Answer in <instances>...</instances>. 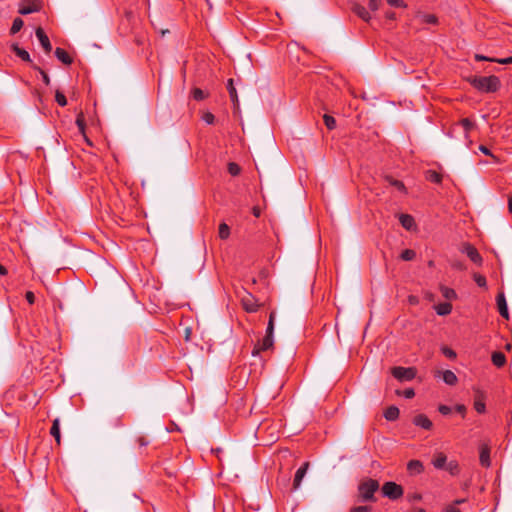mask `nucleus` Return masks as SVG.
<instances>
[{"label": "nucleus", "instance_id": "obj_1", "mask_svg": "<svg viewBox=\"0 0 512 512\" xmlns=\"http://www.w3.org/2000/svg\"><path fill=\"white\" fill-rule=\"evenodd\" d=\"M469 83L480 92L493 93L500 88V80L497 76H473Z\"/></svg>", "mask_w": 512, "mask_h": 512}, {"label": "nucleus", "instance_id": "obj_2", "mask_svg": "<svg viewBox=\"0 0 512 512\" xmlns=\"http://www.w3.org/2000/svg\"><path fill=\"white\" fill-rule=\"evenodd\" d=\"M379 482L372 478H364L358 485V496L363 502H375V492L378 491Z\"/></svg>", "mask_w": 512, "mask_h": 512}, {"label": "nucleus", "instance_id": "obj_3", "mask_svg": "<svg viewBox=\"0 0 512 512\" xmlns=\"http://www.w3.org/2000/svg\"><path fill=\"white\" fill-rule=\"evenodd\" d=\"M381 490L383 496L390 500H397L404 494L403 487L393 481L385 482Z\"/></svg>", "mask_w": 512, "mask_h": 512}, {"label": "nucleus", "instance_id": "obj_4", "mask_svg": "<svg viewBox=\"0 0 512 512\" xmlns=\"http://www.w3.org/2000/svg\"><path fill=\"white\" fill-rule=\"evenodd\" d=\"M392 375L398 381H411L416 377L417 369L415 367H393L391 370Z\"/></svg>", "mask_w": 512, "mask_h": 512}, {"label": "nucleus", "instance_id": "obj_5", "mask_svg": "<svg viewBox=\"0 0 512 512\" xmlns=\"http://www.w3.org/2000/svg\"><path fill=\"white\" fill-rule=\"evenodd\" d=\"M241 304L248 313L256 312L259 308L257 299L248 291H244V294L241 296Z\"/></svg>", "mask_w": 512, "mask_h": 512}, {"label": "nucleus", "instance_id": "obj_6", "mask_svg": "<svg viewBox=\"0 0 512 512\" xmlns=\"http://www.w3.org/2000/svg\"><path fill=\"white\" fill-rule=\"evenodd\" d=\"M273 344H274V340L272 337H266L264 336V338L261 340V341H258L253 350H252V355L253 356H258L261 352L263 351H266L270 348L273 347Z\"/></svg>", "mask_w": 512, "mask_h": 512}, {"label": "nucleus", "instance_id": "obj_7", "mask_svg": "<svg viewBox=\"0 0 512 512\" xmlns=\"http://www.w3.org/2000/svg\"><path fill=\"white\" fill-rule=\"evenodd\" d=\"M462 251L464 253H466V255L469 257V259L477 264V265H481L482 262H483V258L482 256L480 255V253L478 252V250L471 244L467 243L463 246V249Z\"/></svg>", "mask_w": 512, "mask_h": 512}, {"label": "nucleus", "instance_id": "obj_8", "mask_svg": "<svg viewBox=\"0 0 512 512\" xmlns=\"http://www.w3.org/2000/svg\"><path fill=\"white\" fill-rule=\"evenodd\" d=\"M36 37L38 38L42 48L46 53H50L52 50V45L48 36L45 34L44 30L41 27H38L35 31Z\"/></svg>", "mask_w": 512, "mask_h": 512}, {"label": "nucleus", "instance_id": "obj_9", "mask_svg": "<svg viewBox=\"0 0 512 512\" xmlns=\"http://www.w3.org/2000/svg\"><path fill=\"white\" fill-rule=\"evenodd\" d=\"M479 450H480L479 451L480 452V455H479L480 464L483 467H489L491 465L490 447H489V445L488 444H481Z\"/></svg>", "mask_w": 512, "mask_h": 512}, {"label": "nucleus", "instance_id": "obj_10", "mask_svg": "<svg viewBox=\"0 0 512 512\" xmlns=\"http://www.w3.org/2000/svg\"><path fill=\"white\" fill-rule=\"evenodd\" d=\"M308 467H309V463L308 462H305L303 463V465L298 468V470L296 471L295 473V476H294V480H293V488L296 490L300 487L301 485V482L304 478V476L306 475V472L308 470Z\"/></svg>", "mask_w": 512, "mask_h": 512}, {"label": "nucleus", "instance_id": "obj_11", "mask_svg": "<svg viewBox=\"0 0 512 512\" xmlns=\"http://www.w3.org/2000/svg\"><path fill=\"white\" fill-rule=\"evenodd\" d=\"M496 302H497L499 314L503 318L508 319L509 318L508 307H507L506 299H505V296L503 293H500L497 295Z\"/></svg>", "mask_w": 512, "mask_h": 512}, {"label": "nucleus", "instance_id": "obj_12", "mask_svg": "<svg viewBox=\"0 0 512 512\" xmlns=\"http://www.w3.org/2000/svg\"><path fill=\"white\" fill-rule=\"evenodd\" d=\"M413 423L425 430H430L433 426L432 421L424 414H418L414 417Z\"/></svg>", "mask_w": 512, "mask_h": 512}, {"label": "nucleus", "instance_id": "obj_13", "mask_svg": "<svg viewBox=\"0 0 512 512\" xmlns=\"http://www.w3.org/2000/svg\"><path fill=\"white\" fill-rule=\"evenodd\" d=\"M407 470L411 475H419L424 471V465L420 460H410L407 463Z\"/></svg>", "mask_w": 512, "mask_h": 512}, {"label": "nucleus", "instance_id": "obj_14", "mask_svg": "<svg viewBox=\"0 0 512 512\" xmlns=\"http://www.w3.org/2000/svg\"><path fill=\"white\" fill-rule=\"evenodd\" d=\"M352 11L362 20L368 22L371 19L370 13L368 10L362 6L361 4L354 3L352 6Z\"/></svg>", "mask_w": 512, "mask_h": 512}, {"label": "nucleus", "instance_id": "obj_15", "mask_svg": "<svg viewBox=\"0 0 512 512\" xmlns=\"http://www.w3.org/2000/svg\"><path fill=\"white\" fill-rule=\"evenodd\" d=\"M474 408L480 414L484 413L486 410V406H485V402H484V394L480 390L476 391Z\"/></svg>", "mask_w": 512, "mask_h": 512}, {"label": "nucleus", "instance_id": "obj_16", "mask_svg": "<svg viewBox=\"0 0 512 512\" xmlns=\"http://www.w3.org/2000/svg\"><path fill=\"white\" fill-rule=\"evenodd\" d=\"M399 221L406 230H412L415 227V220L409 214H400Z\"/></svg>", "mask_w": 512, "mask_h": 512}, {"label": "nucleus", "instance_id": "obj_17", "mask_svg": "<svg viewBox=\"0 0 512 512\" xmlns=\"http://www.w3.org/2000/svg\"><path fill=\"white\" fill-rule=\"evenodd\" d=\"M55 56L59 61L66 65H70L73 62L72 57L63 48L57 47L55 50Z\"/></svg>", "mask_w": 512, "mask_h": 512}, {"label": "nucleus", "instance_id": "obj_18", "mask_svg": "<svg viewBox=\"0 0 512 512\" xmlns=\"http://www.w3.org/2000/svg\"><path fill=\"white\" fill-rule=\"evenodd\" d=\"M447 462V456L443 452H438L434 455L432 464L436 469H444Z\"/></svg>", "mask_w": 512, "mask_h": 512}, {"label": "nucleus", "instance_id": "obj_19", "mask_svg": "<svg viewBox=\"0 0 512 512\" xmlns=\"http://www.w3.org/2000/svg\"><path fill=\"white\" fill-rule=\"evenodd\" d=\"M492 363L497 367L501 368L506 364V356L503 352L496 351L491 356Z\"/></svg>", "mask_w": 512, "mask_h": 512}, {"label": "nucleus", "instance_id": "obj_20", "mask_svg": "<svg viewBox=\"0 0 512 512\" xmlns=\"http://www.w3.org/2000/svg\"><path fill=\"white\" fill-rule=\"evenodd\" d=\"M50 434L52 437H54L57 444L60 445L61 434H60V421L58 418L53 420L52 426L50 428Z\"/></svg>", "mask_w": 512, "mask_h": 512}, {"label": "nucleus", "instance_id": "obj_21", "mask_svg": "<svg viewBox=\"0 0 512 512\" xmlns=\"http://www.w3.org/2000/svg\"><path fill=\"white\" fill-rule=\"evenodd\" d=\"M442 379L448 385H455L458 381L456 374L451 370H445L442 372Z\"/></svg>", "mask_w": 512, "mask_h": 512}, {"label": "nucleus", "instance_id": "obj_22", "mask_svg": "<svg viewBox=\"0 0 512 512\" xmlns=\"http://www.w3.org/2000/svg\"><path fill=\"white\" fill-rule=\"evenodd\" d=\"M436 313L440 316L449 315L452 311V305L449 302L440 303L435 306Z\"/></svg>", "mask_w": 512, "mask_h": 512}, {"label": "nucleus", "instance_id": "obj_23", "mask_svg": "<svg viewBox=\"0 0 512 512\" xmlns=\"http://www.w3.org/2000/svg\"><path fill=\"white\" fill-rule=\"evenodd\" d=\"M425 178L427 181L435 184H440L442 182V175L435 170L426 171Z\"/></svg>", "mask_w": 512, "mask_h": 512}, {"label": "nucleus", "instance_id": "obj_24", "mask_svg": "<svg viewBox=\"0 0 512 512\" xmlns=\"http://www.w3.org/2000/svg\"><path fill=\"white\" fill-rule=\"evenodd\" d=\"M12 49H13L14 53L19 58H21L23 61L31 62L30 55H29V53L25 49L20 48L17 44H13L12 45Z\"/></svg>", "mask_w": 512, "mask_h": 512}, {"label": "nucleus", "instance_id": "obj_25", "mask_svg": "<svg viewBox=\"0 0 512 512\" xmlns=\"http://www.w3.org/2000/svg\"><path fill=\"white\" fill-rule=\"evenodd\" d=\"M399 413H400L399 409L396 406H390L384 412V417L388 421H394V420H396L399 417Z\"/></svg>", "mask_w": 512, "mask_h": 512}, {"label": "nucleus", "instance_id": "obj_26", "mask_svg": "<svg viewBox=\"0 0 512 512\" xmlns=\"http://www.w3.org/2000/svg\"><path fill=\"white\" fill-rule=\"evenodd\" d=\"M444 469L453 476H456L460 473V467L456 460H451L448 463L446 462Z\"/></svg>", "mask_w": 512, "mask_h": 512}, {"label": "nucleus", "instance_id": "obj_27", "mask_svg": "<svg viewBox=\"0 0 512 512\" xmlns=\"http://www.w3.org/2000/svg\"><path fill=\"white\" fill-rule=\"evenodd\" d=\"M440 291L442 293V296L447 300H455L457 299V293L454 289L449 288L447 286H441Z\"/></svg>", "mask_w": 512, "mask_h": 512}, {"label": "nucleus", "instance_id": "obj_28", "mask_svg": "<svg viewBox=\"0 0 512 512\" xmlns=\"http://www.w3.org/2000/svg\"><path fill=\"white\" fill-rule=\"evenodd\" d=\"M227 90L229 92V96H230L231 101L234 104H237L238 103V95H237L236 88L233 85V79H231V78L228 80Z\"/></svg>", "mask_w": 512, "mask_h": 512}, {"label": "nucleus", "instance_id": "obj_29", "mask_svg": "<svg viewBox=\"0 0 512 512\" xmlns=\"http://www.w3.org/2000/svg\"><path fill=\"white\" fill-rule=\"evenodd\" d=\"M386 180L391 186L395 187L397 190L401 192H406V187L402 181L394 179L392 177H386Z\"/></svg>", "mask_w": 512, "mask_h": 512}, {"label": "nucleus", "instance_id": "obj_30", "mask_svg": "<svg viewBox=\"0 0 512 512\" xmlns=\"http://www.w3.org/2000/svg\"><path fill=\"white\" fill-rule=\"evenodd\" d=\"M274 322H275V312H271L269 315V321L266 329V337H272L274 333Z\"/></svg>", "mask_w": 512, "mask_h": 512}, {"label": "nucleus", "instance_id": "obj_31", "mask_svg": "<svg viewBox=\"0 0 512 512\" xmlns=\"http://www.w3.org/2000/svg\"><path fill=\"white\" fill-rule=\"evenodd\" d=\"M219 237L222 240L227 239L230 236V228L226 223H221L219 225V231H218Z\"/></svg>", "mask_w": 512, "mask_h": 512}, {"label": "nucleus", "instance_id": "obj_32", "mask_svg": "<svg viewBox=\"0 0 512 512\" xmlns=\"http://www.w3.org/2000/svg\"><path fill=\"white\" fill-rule=\"evenodd\" d=\"M24 25V22L21 18L17 17L14 19L13 23H12V27L10 29V33L11 34H16L18 33L22 27Z\"/></svg>", "mask_w": 512, "mask_h": 512}, {"label": "nucleus", "instance_id": "obj_33", "mask_svg": "<svg viewBox=\"0 0 512 512\" xmlns=\"http://www.w3.org/2000/svg\"><path fill=\"white\" fill-rule=\"evenodd\" d=\"M420 20L422 23L431 25H435L438 22L437 17L433 14H423L420 16Z\"/></svg>", "mask_w": 512, "mask_h": 512}, {"label": "nucleus", "instance_id": "obj_34", "mask_svg": "<svg viewBox=\"0 0 512 512\" xmlns=\"http://www.w3.org/2000/svg\"><path fill=\"white\" fill-rule=\"evenodd\" d=\"M460 125L463 127L465 134L467 135L475 126L469 118H463L460 120Z\"/></svg>", "mask_w": 512, "mask_h": 512}, {"label": "nucleus", "instance_id": "obj_35", "mask_svg": "<svg viewBox=\"0 0 512 512\" xmlns=\"http://www.w3.org/2000/svg\"><path fill=\"white\" fill-rule=\"evenodd\" d=\"M324 124L329 130H333L336 127V120L333 116L324 114L323 116Z\"/></svg>", "mask_w": 512, "mask_h": 512}, {"label": "nucleus", "instance_id": "obj_36", "mask_svg": "<svg viewBox=\"0 0 512 512\" xmlns=\"http://www.w3.org/2000/svg\"><path fill=\"white\" fill-rule=\"evenodd\" d=\"M416 257V253L412 249H405L400 254V258L404 261H411Z\"/></svg>", "mask_w": 512, "mask_h": 512}, {"label": "nucleus", "instance_id": "obj_37", "mask_svg": "<svg viewBox=\"0 0 512 512\" xmlns=\"http://www.w3.org/2000/svg\"><path fill=\"white\" fill-rule=\"evenodd\" d=\"M192 97L196 101H202L207 97V95L205 94V92L202 89L194 88L192 90Z\"/></svg>", "mask_w": 512, "mask_h": 512}, {"label": "nucleus", "instance_id": "obj_38", "mask_svg": "<svg viewBox=\"0 0 512 512\" xmlns=\"http://www.w3.org/2000/svg\"><path fill=\"white\" fill-rule=\"evenodd\" d=\"M36 11H38V6H36V5H26V6H22L19 9V13L22 15H28V14H31Z\"/></svg>", "mask_w": 512, "mask_h": 512}, {"label": "nucleus", "instance_id": "obj_39", "mask_svg": "<svg viewBox=\"0 0 512 512\" xmlns=\"http://www.w3.org/2000/svg\"><path fill=\"white\" fill-rule=\"evenodd\" d=\"M228 172L232 176H237V175L240 174L241 168H240V166L238 164H236L234 162H230L228 164Z\"/></svg>", "mask_w": 512, "mask_h": 512}, {"label": "nucleus", "instance_id": "obj_40", "mask_svg": "<svg viewBox=\"0 0 512 512\" xmlns=\"http://www.w3.org/2000/svg\"><path fill=\"white\" fill-rule=\"evenodd\" d=\"M55 101L58 103V105H60L61 107H64L67 105V99H66V96L60 92V91H56L55 93Z\"/></svg>", "mask_w": 512, "mask_h": 512}, {"label": "nucleus", "instance_id": "obj_41", "mask_svg": "<svg viewBox=\"0 0 512 512\" xmlns=\"http://www.w3.org/2000/svg\"><path fill=\"white\" fill-rule=\"evenodd\" d=\"M473 279L474 281L476 282V284L479 286V287H486L487 285V281H486V278L485 276L481 275V274H478V273H475L473 275Z\"/></svg>", "mask_w": 512, "mask_h": 512}, {"label": "nucleus", "instance_id": "obj_42", "mask_svg": "<svg viewBox=\"0 0 512 512\" xmlns=\"http://www.w3.org/2000/svg\"><path fill=\"white\" fill-rule=\"evenodd\" d=\"M76 125L78 126L81 132L85 130V119L82 113H80L76 118Z\"/></svg>", "mask_w": 512, "mask_h": 512}, {"label": "nucleus", "instance_id": "obj_43", "mask_svg": "<svg viewBox=\"0 0 512 512\" xmlns=\"http://www.w3.org/2000/svg\"><path fill=\"white\" fill-rule=\"evenodd\" d=\"M371 507L370 506H355V507H352L350 509L349 512H370L371 511Z\"/></svg>", "mask_w": 512, "mask_h": 512}, {"label": "nucleus", "instance_id": "obj_44", "mask_svg": "<svg viewBox=\"0 0 512 512\" xmlns=\"http://www.w3.org/2000/svg\"><path fill=\"white\" fill-rule=\"evenodd\" d=\"M25 298L30 305L35 303V295L32 291H27L25 294Z\"/></svg>", "mask_w": 512, "mask_h": 512}, {"label": "nucleus", "instance_id": "obj_45", "mask_svg": "<svg viewBox=\"0 0 512 512\" xmlns=\"http://www.w3.org/2000/svg\"><path fill=\"white\" fill-rule=\"evenodd\" d=\"M381 0H369V7L372 11H376L379 8Z\"/></svg>", "mask_w": 512, "mask_h": 512}, {"label": "nucleus", "instance_id": "obj_46", "mask_svg": "<svg viewBox=\"0 0 512 512\" xmlns=\"http://www.w3.org/2000/svg\"><path fill=\"white\" fill-rule=\"evenodd\" d=\"M203 120L207 123V124H213L214 123V120H215V117L212 113H206L203 117Z\"/></svg>", "mask_w": 512, "mask_h": 512}, {"label": "nucleus", "instance_id": "obj_47", "mask_svg": "<svg viewBox=\"0 0 512 512\" xmlns=\"http://www.w3.org/2000/svg\"><path fill=\"white\" fill-rule=\"evenodd\" d=\"M403 396L407 399H411L415 396V392L412 388H408L403 391Z\"/></svg>", "mask_w": 512, "mask_h": 512}, {"label": "nucleus", "instance_id": "obj_48", "mask_svg": "<svg viewBox=\"0 0 512 512\" xmlns=\"http://www.w3.org/2000/svg\"><path fill=\"white\" fill-rule=\"evenodd\" d=\"M438 410L442 415H448L451 413V408L446 405H440Z\"/></svg>", "mask_w": 512, "mask_h": 512}, {"label": "nucleus", "instance_id": "obj_49", "mask_svg": "<svg viewBox=\"0 0 512 512\" xmlns=\"http://www.w3.org/2000/svg\"><path fill=\"white\" fill-rule=\"evenodd\" d=\"M386 1L390 6H393V7H403L404 6V3L402 0H386Z\"/></svg>", "mask_w": 512, "mask_h": 512}, {"label": "nucleus", "instance_id": "obj_50", "mask_svg": "<svg viewBox=\"0 0 512 512\" xmlns=\"http://www.w3.org/2000/svg\"><path fill=\"white\" fill-rule=\"evenodd\" d=\"M444 512H461L460 509L455 506V504H450L446 506Z\"/></svg>", "mask_w": 512, "mask_h": 512}, {"label": "nucleus", "instance_id": "obj_51", "mask_svg": "<svg viewBox=\"0 0 512 512\" xmlns=\"http://www.w3.org/2000/svg\"><path fill=\"white\" fill-rule=\"evenodd\" d=\"M137 443L139 444V446L145 447L149 444V441L144 436H141L137 439Z\"/></svg>", "mask_w": 512, "mask_h": 512}, {"label": "nucleus", "instance_id": "obj_52", "mask_svg": "<svg viewBox=\"0 0 512 512\" xmlns=\"http://www.w3.org/2000/svg\"><path fill=\"white\" fill-rule=\"evenodd\" d=\"M39 71H40V73H41V75H42L43 82H44L46 85H49V83H50V78H49L48 74H47L45 71L41 70V69H39Z\"/></svg>", "mask_w": 512, "mask_h": 512}, {"label": "nucleus", "instance_id": "obj_53", "mask_svg": "<svg viewBox=\"0 0 512 512\" xmlns=\"http://www.w3.org/2000/svg\"><path fill=\"white\" fill-rule=\"evenodd\" d=\"M443 352H444V354H445L446 356H448V357H450V358H454V357H456V353H455L453 350H451V349L445 348V349L443 350Z\"/></svg>", "mask_w": 512, "mask_h": 512}, {"label": "nucleus", "instance_id": "obj_54", "mask_svg": "<svg viewBox=\"0 0 512 512\" xmlns=\"http://www.w3.org/2000/svg\"><path fill=\"white\" fill-rule=\"evenodd\" d=\"M497 62L500 64H510V63H512V57L499 59V60H497Z\"/></svg>", "mask_w": 512, "mask_h": 512}, {"label": "nucleus", "instance_id": "obj_55", "mask_svg": "<svg viewBox=\"0 0 512 512\" xmlns=\"http://www.w3.org/2000/svg\"><path fill=\"white\" fill-rule=\"evenodd\" d=\"M479 150L486 155H492L490 150L484 145H480Z\"/></svg>", "mask_w": 512, "mask_h": 512}, {"label": "nucleus", "instance_id": "obj_56", "mask_svg": "<svg viewBox=\"0 0 512 512\" xmlns=\"http://www.w3.org/2000/svg\"><path fill=\"white\" fill-rule=\"evenodd\" d=\"M252 212H253V215H254L255 217H257V218H258V217L260 216V214H261V210H260V208H259V207H253Z\"/></svg>", "mask_w": 512, "mask_h": 512}, {"label": "nucleus", "instance_id": "obj_57", "mask_svg": "<svg viewBox=\"0 0 512 512\" xmlns=\"http://www.w3.org/2000/svg\"><path fill=\"white\" fill-rule=\"evenodd\" d=\"M7 273H8L7 268L5 266H3L2 264H0V275L5 276V275H7Z\"/></svg>", "mask_w": 512, "mask_h": 512}, {"label": "nucleus", "instance_id": "obj_58", "mask_svg": "<svg viewBox=\"0 0 512 512\" xmlns=\"http://www.w3.org/2000/svg\"><path fill=\"white\" fill-rule=\"evenodd\" d=\"M466 502V499H457L452 504H455V506H458L460 504H463Z\"/></svg>", "mask_w": 512, "mask_h": 512}, {"label": "nucleus", "instance_id": "obj_59", "mask_svg": "<svg viewBox=\"0 0 512 512\" xmlns=\"http://www.w3.org/2000/svg\"><path fill=\"white\" fill-rule=\"evenodd\" d=\"M508 209L510 214L512 215V197H510L508 200Z\"/></svg>", "mask_w": 512, "mask_h": 512}, {"label": "nucleus", "instance_id": "obj_60", "mask_svg": "<svg viewBox=\"0 0 512 512\" xmlns=\"http://www.w3.org/2000/svg\"><path fill=\"white\" fill-rule=\"evenodd\" d=\"M412 499H413L414 501H419V500H421V499H422V496H421L420 494H415V495H413V496H412Z\"/></svg>", "mask_w": 512, "mask_h": 512}, {"label": "nucleus", "instance_id": "obj_61", "mask_svg": "<svg viewBox=\"0 0 512 512\" xmlns=\"http://www.w3.org/2000/svg\"><path fill=\"white\" fill-rule=\"evenodd\" d=\"M457 411L461 412V413L465 412V406L464 405H458L457 406Z\"/></svg>", "mask_w": 512, "mask_h": 512}, {"label": "nucleus", "instance_id": "obj_62", "mask_svg": "<svg viewBox=\"0 0 512 512\" xmlns=\"http://www.w3.org/2000/svg\"><path fill=\"white\" fill-rule=\"evenodd\" d=\"M387 17L390 18V19H394L395 18V13H393V12L387 13Z\"/></svg>", "mask_w": 512, "mask_h": 512}, {"label": "nucleus", "instance_id": "obj_63", "mask_svg": "<svg viewBox=\"0 0 512 512\" xmlns=\"http://www.w3.org/2000/svg\"><path fill=\"white\" fill-rule=\"evenodd\" d=\"M476 59L477 60H488L486 57L480 56V55H476Z\"/></svg>", "mask_w": 512, "mask_h": 512}, {"label": "nucleus", "instance_id": "obj_64", "mask_svg": "<svg viewBox=\"0 0 512 512\" xmlns=\"http://www.w3.org/2000/svg\"><path fill=\"white\" fill-rule=\"evenodd\" d=\"M417 512H427V511H426L425 509H423V508H419V509L417 510Z\"/></svg>", "mask_w": 512, "mask_h": 512}]
</instances>
